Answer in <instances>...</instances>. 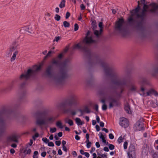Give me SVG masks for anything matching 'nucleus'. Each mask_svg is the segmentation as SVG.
Segmentation results:
<instances>
[{
    "label": "nucleus",
    "instance_id": "nucleus-11",
    "mask_svg": "<svg viewBox=\"0 0 158 158\" xmlns=\"http://www.w3.org/2000/svg\"><path fill=\"white\" fill-rule=\"evenodd\" d=\"M119 124L122 127L126 128L128 127L129 126V121L128 120L125 118H120Z\"/></svg>",
    "mask_w": 158,
    "mask_h": 158
},
{
    "label": "nucleus",
    "instance_id": "nucleus-20",
    "mask_svg": "<svg viewBox=\"0 0 158 158\" xmlns=\"http://www.w3.org/2000/svg\"><path fill=\"white\" fill-rule=\"evenodd\" d=\"M19 46V44L16 41H15L13 43L12 46L10 47L14 51L18 48Z\"/></svg>",
    "mask_w": 158,
    "mask_h": 158
},
{
    "label": "nucleus",
    "instance_id": "nucleus-17",
    "mask_svg": "<svg viewBox=\"0 0 158 158\" xmlns=\"http://www.w3.org/2000/svg\"><path fill=\"white\" fill-rule=\"evenodd\" d=\"M75 48H78L80 49H82L85 52H88L89 51V49L87 47L85 46L83 47L82 45H80L79 44L75 45Z\"/></svg>",
    "mask_w": 158,
    "mask_h": 158
},
{
    "label": "nucleus",
    "instance_id": "nucleus-52",
    "mask_svg": "<svg viewBox=\"0 0 158 158\" xmlns=\"http://www.w3.org/2000/svg\"><path fill=\"white\" fill-rule=\"evenodd\" d=\"M78 111H79L78 110L76 112L75 111H70V112L71 114H72V115H74L76 114V112H77Z\"/></svg>",
    "mask_w": 158,
    "mask_h": 158
},
{
    "label": "nucleus",
    "instance_id": "nucleus-59",
    "mask_svg": "<svg viewBox=\"0 0 158 158\" xmlns=\"http://www.w3.org/2000/svg\"><path fill=\"white\" fill-rule=\"evenodd\" d=\"M95 127H96V130L97 131H100V128L99 127V126L98 125H97L95 126Z\"/></svg>",
    "mask_w": 158,
    "mask_h": 158
},
{
    "label": "nucleus",
    "instance_id": "nucleus-28",
    "mask_svg": "<svg viewBox=\"0 0 158 158\" xmlns=\"http://www.w3.org/2000/svg\"><path fill=\"white\" fill-rule=\"evenodd\" d=\"M136 86L134 85H131L130 86V89L132 91H136Z\"/></svg>",
    "mask_w": 158,
    "mask_h": 158
},
{
    "label": "nucleus",
    "instance_id": "nucleus-42",
    "mask_svg": "<svg viewBox=\"0 0 158 158\" xmlns=\"http://www.w3.org/2000/svg\"><path fill=\"white\" fill-rule=\"evenodd\" d=\"M42 140L46 143H48L49 141V140L46 138H43Z\"/></svg>",
    "mask_w": 158,
    "mask_h": 158
},
{
    "label": "nucleus",
    "instance_id": "nucleus-54",
    "mask_svg": "<svg viewBox=\"0 0 158 158\" xmlns=\"http://www.w3.org/2000/svg\"><path fill=\"white\" fill-rule=\"evenodd\" d=\"M109 138L110 139H113L114 138V136L112 133H110L109 135Z\"/></svg>",
    "mask_w": 158,
    "mask_h": 158
},
{
    "label": "nucleus",
    "instance_id": "nucleus-19",
    "mask_svg": "<svg viewBox=\"0 0 158 158\" xmlns=\"http://www.w3.org/2000/svg\"><path fill=\"white\" fill-rule=\"evenodd\" d=\"M126 83V79H123V80H120L119 82L116 83V84L121 87L123 85H125Z\"/></svg>",
    "mask_w": 158,
    "mask_h": 158
},
{
    "label": "nucleus",
    "instance_id": "nucleus-21",
    "mask_svg": "<svg viewBox=\"0 0 158 158\" xmlns=\"http://www.w3.org/2000/svg\"><path fill=\"white\" fill-rule=\"evenodd\" d=\"M31 27L30 26H27L22 28V30L28 31L29 33H31Z\"/></svg>",
    "mask_w": 158,
    "mask_h": 158
},
{
    "label": "nucleus",
    "instance_id": "nucleus-56",
    "mask_svg": "<svg viewBox=\"0 0 158 158\" xmlns=\"http://www.w3.org/2000/svg\"><path fill=\"white\" fill-rule=\"evenodd\" d=\"M55 144L56 145L59 146L61 144V142L60 141H56Z\"/></svg>",
    "mask_w": 158,
    "mask_h": 158
},
{
    "label": "nucleus",
    "instance_id": "nucleus-9",
    "mask_svg": "<svg viewBox=\"0 0 158 158\" xmlns=\"http://www.w3.org/2000/svg\"><path fill=\"white\" fill-rule=\"evenodd\" d=\"M56 106V107L60 108H64L71 106V104L69 103L67 100L57 104Z\"/></svg>",
    "mask_w": 158,
    "mask_h": 158
},
{
    "label": "nucleus",
    "instance_id": "nucleus-57",
    "mask_svg": "<svg viewBox=\"0 0 158 158\" xmlns=\"http://www.w3.org/2000/svg\"><path fill=\"white\" fill-rule=\"evenodd\" d=\"M39 135L38 133H36L32 137V138L33 139H35V138H37L39 136Z\"/></svg>",
    "mask_w": 158,
    "mask_h": 158
},
{
    "label": "nucleus",
    "instance_id": "nucleus-51",
    "mask_svg": "<svg viewBox=\"0 0 158 158\" xmlns=\"http://www.w3.org/2000/svg\"><path fill=\"white\" fill-rule=\"evenodd\" d=\"M124 148V149H126L127 148V142H125L123 144Z\"/></svg>",
    "mask_w": 158,
    "mask_h": 158
},
{
    "label": "nucleus",
    "instance_id": "nucleus-18",
    "mask_svg": "<svg viewBox=\"0 0 158 158\" xmlns=\"http://www.w3.org/2000/svg\"><path fill=\"white\" fill-rule=\"evenodd\" d=\"M78 111L80 112V116H82L85 113H89L90 112L89 109H78Z\"/></svg>",
    "mask_w": 158,
    "mask_h": 158
},
{
    "label": "nucleus",
    "instance_id": "nucleus-47",
    "mask_svg": "<svg viewBox=\"0 0 158 158\" xmlns=\"http://www.w3.org/2000/svg\"><path fill=\"white\" fill-rule=\"evenodd\" d=\"M60 39V37L59 36H57L55 37V39L53 40V41H56V42H58Z\"/></svg>",
    "mask_w": 158,
    "mask_h": 158
},
{
    "label": "nucleus",
    "instance_id": "nucleus-63",
    "mask_svg": "<svg viewBox=\"0 0 158 158\" xmlns=\"http://www.w3.org/2000/svg\"><path fill=\"white\" fill-rule=\"evenodd\" d=\"M72 155L75 157L77 156V153L75 151H73L72 152Z\"/></svg>",
    "mask_w": 158,
    "mask_h": 158
},
{
    "label": "nucleus",
    "instance_id": "nucleus-29",
    "mask_svg": "<svg viewBox=\"0 0 158 158\" xmlns=\"http://www.w3.org/2000/svg\"><path fill=\"white\" fill-rule=\"evenodd\" d=\"M76 123L78 125L82 124L81 119L79 118H76L75 119Z\"/></svg>",
    "mask_w": 158,
    "mask_h": 158
},
{
    "label": "nucleus",
    "instance_id": "nucleus-5",
    "mask_svg": "<svg viewBox=\"0 0 158 158\" xmlns=\"http://www.w3.org/2000/svg\"><path fill=\"white\" fill-rule=\"evenodd\" d=\"M42 65V64H40L39 66H34L32 69H29L26 73L22 74L20 76V79L22 80L28 79L33 74L40 71Z\"/></svg>",
    "mask_w": 158,
    "mask_h": 158
},
{
    "label": "nucleus",
    "instance_id": "nucleus-3",
    "mask_svg": "<svg viewBox=\"0 0 158 158\" xmlns=\"http://www.w3.org/2000/svg\"><path fill=\"white\" fill-rule=\"evenodd\" d=\"M140 9L139 5H138V6L135 9L133 10L131 12L132 15H136L138 18H140L142 20L143 19L144 17L146 16L147 13L149 12H152L154 11V10L152 9H149L148 6L146 5H144L143 9L141 14L138 13Z\"/></svg>",
    "mask_w": 158,
    "mask_h": 158
},
{
    "label": "nucleus",
    "instance_id": "nucleus-15",
    "mask_svg": "<svg viewBox=\"0 0 158 158\" xmlns=\"http://www.w3.org/2000/svg\"><path fill=\"white\" fill-rule=\"evenodd\" d=\"M136 28L138 31H144L145 27L142 21L137 23L136 26Z\"/></svg>",
    "mask_w": 158,
    "mask_h": 158
},
{
    "label": "nucleus",
    "instance_id": "nucleus-53",
    "mask_svg": "<svg viewBox=\"0 0 158 158\" xmlns=\"http://www.w3.org/2000/svg\"><path fill=\"white\" fill-rule=\"evenodd\" d=\"M48 146L50 147H53L54 146V144L52 142H49L48 143Z\"/></svg>",
    "mask_w": 158,
    "mask_h": 158
},
{
    "label": "nucleus",
    "instance_id": "nucleus-12",
    "mask_svg": "<svg viewBox=\"0 0 158 158\" xmlns=\"http://www.w3.org/2000/svg\"><path fill=\"white\" fill-rule=\"evenodd\" d=\"M110 104L109 107L111 108L113 107L114 106L117 105L118 104V101L114 97L110 96L109 97Z\"/></svg>",
    "mask_w": 158,
    "mask_h": 158
},
{
    "label": "nucleus",
    "instance_id": "nucleus-60",
    "mask_svg": "<svg viewBox=\"0 0 158 158\" xmlns=\"http://www.w3.org/2000/svg\"><path fill=\"white\" fill-rule=\"evenodd\" d=\"M46 155V152H43L41 154V156L43 157H44Z\"/></svg>",
    "mask_w": 158,
    "mask_h": 158
},
{
    "label": "nucleus",
    "instance_id": "nucleus-35",
    "mask_svg": "<svg viewBox=\"0 0 158 158\" xmlns=\"http://www.w3.org/2000/svg\"><path fill=\"white\" fill-rule=\"evenodd\" d=\"M37 115L40 117H42L45 116L46 113L45 112L38 113L37 114Z\"/></svg>",
    "mask_w": 158,
    "mask_h": 158
},
{
    "label": "nucleus",
    "instance_id": "nucleus-7",
    "mask_svg": "<svg viewBox=\"0 0 158 158\" xmlns=\"http://www.w3.org/2000/svg\"><path fill=\"white\" fill-rule=\"evenodd\" d=\"M72 106L75 107L78 104L77 98L74 94H72L69 95L67 100Z\"/></svg>",
    "mask_w": 158,
    "mask_h": 158
},
{
    "label": "nucleus",
    "instance_id": "nucleus-44",
    "mask_svg": "<svg viewBox=\"0 0 158 158\" xmlns=\"http://www.w3.org/2000/svg\"><path fill=\"white\" fill-rule=\"evenodd\" d=\"M145 0H141L140 1H138V5H139L141 4H144V5H145Z\"/></svg>",
    "mask_w": 158,
    "mask_h": 158
},
{
    "label": "nucleus",
    "instance_id": "nucleus-26",
    "mask_svg": "<svg viewBox=\"0 0 158 158\" xmlns=\"http://www.w3.org/2000/svg\"><path fill=\"white\" fill-rule=\"evenodd\" d=\"M65 0H62L59 5V7L60 8H62L65 7Z\"/></svg>",
    "mask_w": 158,
    "mask_h": 158
},
{
    "label": "nucleus",
    "instance_id": "nucleus-31",
    "mask_svg": "<svg viewBox=\"0 0 158 158\" xmlns=\"http://www.w3.org/2000/svg\"><path fill=\"white\" fill-rule=\"evenodd\" d=\"M63 25L65 27H69L70 26V23L66 21H64L63 22Z\"/></svg>",
    "mask_w": 158,
    "mask_h": 158
},
{
    "label": "nucleus",
    "instance_id": "nucleus-13",
    "mask_svg": "<svg viewBox=\"0 0 158 158\" xmlns=\"http://www.w3.org/2000/svg\"><path fill=\"white\" fill-rule=\"evenodd\" d=\"M151 74L154 76L158 74V64H154L152 67Z\"/></svg>",
    "mask_w": 158,
    "mask_h": 158
},
{
    "label": "nucleus",
    "instance_id": "nucleus-8",
    "mask_svg": "<svg viewBox=\"0 0 158 158\" xmlns=\"http://www.w3.org/2000/svg\"><path fill=\"white\" fill-rule=\"evenodd\" d=\"M62 56V54L60 53L57 56L56 59H54L52 60V63L57 66H61L63 64V62L61 60Z\"/></svg>",
    "mask_w": 158,
    "mask_h": 158
},
{
    "label": "nucleus",
    "instance_id": "nucleus-41",
    "mask_svg": "<svg viewBox=\"0 0 158 158\" xmlns=\"http://www.w3.org/2000/svg\"><path fill=\"white\" fill-rule=\"evenodd\" d=\"M56 131V129L55 127H54L53 128H50V132L51 133H53L55 132Z\"/></svg>",
    "mask_w": 158,
    "mask_h": 158
},
{
    "label": "nucleus",
    "instance_id": "nucleus-38",
    "mask_svg": "<svg viewBox=\"0 0 158 158\" xmlns=\"http://www.w3.org/2000/svg\"><path fill=\"white\" fill-rule=\"evenodd\" d=\"M54 18L56 20L58 21L60 20V16L57 14H56L55 15V16L54 17Z\"/></svg>",
    "mask_w": 158,
    "mask_h": 158
},
{
    "label": "nucleus",
    "instance_id": "nucleus-14",
    "mask_svg": "<svg viewBox=\"0 0 158 158\" xmlns=\"http://www.w3.org/2000/svg\"><path fill=\"white\" fill-rule=\"evenodd\" d=\"M157 95L158 94L157 92L153 89H151L146 93H143V96H150L152 95Z\"/></svg>",
    "mask_w": 158,
    "mask_h": 158
},
{
    "label": "nucleus",
    "instance_id": "nucleus-16",
    "mask_svg": "<svg viewBox=\"0 0 158 158\" xmlns=\"http://www.w3.org/2000/svg\"><path fill=\"white\" fill-rule=\"evenodd\" d=\"M7 141L8 142H18L17 136L16 135H13L9 136L7 138Z\"/></svg>",
    "mask_w": 158,
    "mask_h": 158
},
{
    "label": "nucleus",
    "instance_id": "nucleus-22",
    "mask_svg": "<svg viewBox=\"0 0 158 158\" xmlns=\"http://www.w3.org/2000/svg\"><path fill=\"white\" fill-rule=\"evenodd\" d=\"M65 122L66 123H68L70 126H72L73 124V121L69 119L66 118L65 119Z\"/></svg>",
    "mask_w": 158,
    "mask_h": 158
},
{
    "label": "nucleus",
    "instance_id": "nucleus-27",
    "mask_svg": "<svg viewBox=\"0 0 158 158\" xmlns=\"http://www.w3.org/2000/svg\"><path fill=\"white\" fill-rule=\"evenodd\" d=\"M38 124L40 125L45 124V122L44 120H39L37 121Z\"/></svg>",
    "mask_w": 158,
    "mask_h": 158
},
{
    "label": "nucleus",
    "instance_id": "nucleus-36",
    "mask_svg": "<svg viewBox=\"0 0 158 158\" xmlns=\"http://www.w3.org/2000/svg\"><path fill=\"white\" fill-rule=\"evenodd\" d=\"M126 112L128 114H132L133 111L131 109H125Z\"/></svg>",
    "mask_w": 158,
    "mask_h": 158
},
{
    "label": "nucleus",
    "instance_id": "nucleus-43",
    "mask_svg": "<svg viewBox=\"0 0 158 158\" xmlns=\"http://www.w3.org/2000/svg\"><path fill=\"white\" fill-rule=\"evenodd\" d=\"M108 146L109 148L111 150H113L114 148V146L113 144H109Z\"/></svg>",
    "mask_w": 158,
    "mask_h": 158
},
{
    "label": "nucleus",
    "instance_id": "nucleus-24",
    "mask_svg": "<svg viewBox=\"0 0 158 158\" xmlns=\"http://www.w3.org/2000/svg\"><path fill=\"white\" fill-rule=\"evenodd\" d=\"M56 125L57 127H59L60 129H62L63 127L62 125V123L60 121H57L56 123Z\"/></svg>",
    "mask_w": 158,
    "mask_h": 158
},
{
    "label": "nucleus",
    "instance_id": "nucleus-2",
    "mask_svg": "<svg viewBox=\"0 0 158 158\" xmlns=\"http://www.w3.org/2000/svg\"><path fill=\"white\" fill-rule=\"evenodd\" d=\"M99 27L100 28V30H95L94 32V35L90 31H88L86 37L84 39L83 42L87 44H89L96 43L98 40L102 31V23L100 22L99 23Z\"/></svg>",
    "mask_w": 158,
    "mask_h": 158
},
{
    "label": "nucleus",
    "instance_id": "nucleus-10",
    "mask_svg": "<svg viewBox=\"0 0 158 158\" xmlns=\"http://www.w3.org/2000/svg\"><path fill=\"white\" fill-rule=\"evenodd\" d=\"M134 129L136 131L143 130L144 127L143 123L140 121H138L135 124Z\"/></svg>",
    "mask_w": 158,
    "mask_h": 158
},
{
    "label": "nucleus",
    "instance_id": "nucleus-33",
    "mask_svg": "<svg viewBox=\"0 0 158 158\" xmlns=\"http://www.w3.org/2000/svg\"><path fill=\"white\" fill-rule=\"evenodd\" d=\"M85 143H86V146L88 148H89L91 147V143L89 140H86Z\"/></svg>",
    "mask_w": 158,
    "mask_h": 158
},
{
    "label": "nucleus",
    "instance_id": "nucleus-4",
    "mask_svg": "<svg viewBox=\"0 0 158 158\" xmlns=\"http://www.w3.org/2000/svg\"><path fill=\"white\" fill-rule=\"evenodd\" d=\"M124 19H120L116 23L115 29L116 32L123 36H125L127 34V31L124 25Z\"/></svg>",
    "mask_w": 158,
    "mask_h": 158
},
{
    "label": "nucleus",
    "instance_id": "nucleus-6",
    "mask_svg": "<svg viewBox=\"0 0 158 158\" xmlns=\"http://www.w3.org/2000/svg\"><path fill=\"white\" fill-rule=\"evenodd\" d=\"M94 63L100 65L103 67L106 75H111L112 72L111 69L103 60L99 58H97L95 60Z\"/></svg>",
    "mask_w": 158,
    "mask_h": 158
},
{
    "label": "nucleus",
    "instance_id": "nucleus-30",
    "mask_svg": "<svg viewBox=\"0 0 158 158\" xmlns=\"http://www.w3.org/2000/svg\"><path fill=\"white\" fill-rule=\"evenodd\" d=\"M129 150L130 152H134L135 151V148L133 145H131L129 147Z\"/></svg>",
    "mask_w": 158,
    "mask_h": 158
},
{
    "label": "nucleus",
    "instance_id": "nucleus-49",
    "mask_svg": "<svg viewBox=\"0 0 158 158\" xmlns=\"http://www.w3.org/2000/svg\"><path fill=\"white\" fill-rule=\"evenodd\" d=\"M144 90H145V89L143 87H141L140 91H141V95H143V93H144Z\"/></svg>",
    "mask_w": 158,
    "mask_h": 158
},
{
    "label": "nucleus",
    "instance_id": "nucleus-45",
    "mask_svg": "<svg viewBox=\"0 0 158 158\" xmlns=\"http://www.w3.org/2000/svg\"><path fill=\"white\" fill-rule=\"evenodd\" d=\"M99 134H101L99 137L100 139H102V140L105 139V137H104V135H103L102 133L100 132Z\"/></svg>",
    "mask_w": 158,
    "mask_h": 158
},
{
    "label": "nucleus",
    "instance_id": "nucleus-50",
    "mask_svg": "<svg viewBox=\"0 0 158 158\" xmlns=\"http://www.w3.org/2000/svg\"><path fill=\"white\" fill-rule=\"evenodd\" d=\"M153 158H158V153H155L153 156Z\"/></svg>",
    "mask_w": 158,
    "mask_h": 158
},
{
    "label": "nucleus",
    "instance_id": "nucleus-34",
    "mask_svg": "<svg viewBox=\"0 0 158 158\" xmlns=\"http://www.w3.org/2000/svg\"><path fill=\"white\" fill-rule=\"evenodd\" d=\"M134 15H132L131 14V16L128 19V21L130 23H133L134 22V19H133V16Z\"/></svg>",
    "mask_w": 158,
    "mask_h": 158
},
{
    "label": "nucleus",
    "instance_id": "nucleus-23",
    "mask_svg": "<svg viewBox=\"0 0 158 158\" xmlns=\"http://www.w3.org/2000/svg\"><path fill=\"white\" fill-rule=\"evenodd\" d=\"M93 105V103L91 102H89L88 103L85 105L84 109H88Z\"/></svg>",
    "mask_w": 158,
    "mask_h": 158
},
{
    "label": "nucleus",
    "instance_id": "nucleus-58",
    "mask_svg": "<svg viewBox=\"0 0 158 158\" xmlns=\"http://www.w3.org/2000/svg\"><path fill=\"white\" fill-rule=\"evenodd\" d=\"M80 7L81 9L82 10H84L85 9V6H84L83 4H81V5Z\"/></svg>",
    "mask_w": 158,
    "mask_h": 158
},
{
    "label": "nucleus",
    "instance_id": "nucleus-48",
    "mask_svg": "<svg viewBox=\"0 0 158 158\" xmlns=\"http://www.w3.org/2000/svg\"><path fill=\"white\" fill-rule=\"evenodd\" d=\"M55 53L53 51H49L48 52L47 55V56H51V55L52 53Z\"/></svg>",
    "mask_w": 158,
    "mask_h": 158
},
{
    "label": "nucleus",
    "instance_id": "nucleus-46",
    "mask_svg": "<svg viewBox=\"0 0 158 158\" xmlns=\"http://www.w3.org/2000/svg\"><path fill=\"white\" fill-rule=\"evenodd\" d=\"M78 24L77 23H75L74 24V30L75 31H77L78 29Z\"/></svg>",
    "mask_w": 158,
    "mask_h": 158
},
{
    "label": "nucleus",
    "instance_id": "nucleus-32",
    "mask_svg": "<svg viewBox=\"0 0 158 158\" xmlns=\"http://www.w3.org/2000/svg\"><path fill=\"white\" fill-rule=\"evenodd\" d=\"M13 51V49H12L10 47L9 49L7 52V54L8 55V56L11 55L12 52Z\"/></svg>",
    "mask_w": 158,
    "mask_h": 158
},
{
    "label": "nucleus",
    "instance_id": "nucleus-55",
    "mask_svg": "<svg viewBox=\"0 0 158 158\" xmlns=\"http://www.w3.org/2000/svg\"><path fill=\"white\" fill-rule=\"evenodd\" d=\"M70 16V13L69 12H66V14L65 18L66 19H68Z\"/></svg>",
    "mask_w": 158,
    "mask_h": 158
},
{
    "label": "nucleus",
    "instance_id": "nucleus-1",
    "mask_svg": "<svg viewBox=\"0 0 158 158\" xmlns=\"http://www.w3.org/2000/svg\"><path fill=\"white\" fill-rule=\"evenodd\" d=\"M52 66L50 65L46 68V75L50 78L52 82L56 85H59L63 84L64 79L67 77V73L65 70H61L58 73L52 75Z\"/></svg>",
    "mask_w": 158,
    "mask_h": 158
},
{
    "label": "nucleus",
    "instance_id": "nucleus-25",
    "mask_svg": "<svg viewBox=\"0 0 158 158\" xmlns=\"http://www.w3.org/2000/svg\"><path fill=\"white\" fill-rule=\"evenodd\" d=\"M18 53V51H16L13 53V56L11 58V61H14L15 59L16 55H17Z\"/></svg>",
    "mask_w": 158,
    "mask_h": 158
},
{
    "label": "nucleus",
    "instance_id": "nucleus-64",
    "mask_svg": "<svg viewBox=\"0 0 158 158\" xmlns=\"http://www.w3.org/2000/svg\"><path fill=\"white\" fill-rule=\"evenodd\" d=\"M95 145L97 148H98L100 147V145L98 142H96L95 143Z\"/></svg>",
    "mask_w": 158,
    "mask_h": 158
},
{
    "label": "nucleus",
    "instance_id": "nucleus-39",
    "mask_svg": "<svg viewBox=\"0 0 158 158\" xmlns=\"http://www.w3.org/2000/svg\"><path fill=\"white\" fill-rule=\"evenodd\" d=\"M31 152V150L30 149H25L24 150V152L26 153L27 154H30Z\"/></svg>",
    "mask_w": 158,
    "mask_h": 158
},
{
    "label": "nucleus",
    "instance_id": "nucleus-40",
    "mask_svg": "<svg viewBox=\"0 0 158 158\" xmlns=\"http://www.w3.org/2000/svg\"><path fill=\"white\" fill-rule=\"evenodd\" d=\"M123 138L122 137L120 136L118 139V141L119 143H121L123 141Z\"/></svg>",
    "mask_w": 158,
    "mask_h": 158
},
{
    "label": "nucleus",
    "instance_id": "nucleus-61",
    "mask_svg": "<svg viewBox=\"0 0 158 158\" xmlns=\"http://www.w3.org/2000/svg\"><path fill=\"white\" fill-rule=\"evenodd\" d=\"M103 150L106 152H108L109 151V149L107 147H104L103 148Z\"/></svg>",
    "mask_w": 158,
    "mask_h": 158
},
{
    "label": "nucleus",
    "instance_id": "nucleus-62",
    "mask_svg": "<svg viewBox=\"0 0 158 158\" xmlns=\"http://www.w3.org/2000/svg\"><path fill=\"white\" fill-rule=\"evenodd\" d=\"M84 155L87 158H88L89 156V154L88 152H85Z\"/></svg>",
    "mask_w": 158,
    "mask_h": 158
},
{
    "label": "nucleus",
    "instance_id": "nucleus-37",
    "mask_svg": "<svg viewBox=\"0 0 158 158\" xmlns=\"http://www.w3.org/2000/svg\"><path fill=\"white\" fill-rule=\"evenodd\" d=\"M98 155L99 156L102 157V158H107L106 153L104 154H101L100 153H98Z\"/></svg>",
    "mask_w": 158,
    "mask_h": 158
}]
</instances>
